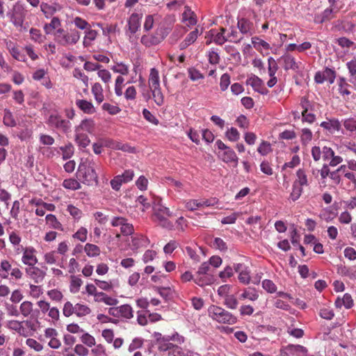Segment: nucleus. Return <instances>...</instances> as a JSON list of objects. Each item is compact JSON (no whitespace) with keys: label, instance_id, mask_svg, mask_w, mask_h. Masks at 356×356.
<instances>
[{"label":"nucleus","instance_id":"63","mask_svg":"<svg viewBox=\"0 0 356 356\" xmlns=\"http://www.w3.org/2000/svg\"><path fill=\"white\" fill-rule=\"evenodd\" d=\"M343 125L345 129L350 133L356 131V119L354 118H349L344 120L343 121Z\"/></svg>","mask_w":356,"mask_h":356},{"label":"nucleus","instance_id":"41","mask_svg":"<svg viewBox=\"0 0 356 356\" xmlns=\"http://www.w3.org/2000/svg\"><path fill=\"white\" fill-rule=\"evenodd\" d=\"M300 142L302 145H307L313 138V133L309 128H303L300 134Z\"/></svg>","mask_w":356,"mask_h":356},{"label":"nucleus","instance_id":"5","mask_svg":"<svg viewBox=\"0 0 356 356\" xmlns=\"http://www.w3.org/2000/svg\"><path fill=\"white\" fill-rule=\"evenodd\" d=\"M153 337L157 346V349L160 352L167 351L168 345L170 341L177 342L179 344H181L184 342V337L179 335L177 332H175L172 335L163 336L161 333L155 332L153 334Z\"/></svg>","mask_w":356,"mask_h":356},{"label":"nucleus","instance_id":"40","mask_svg":"<svg viewBox=\"0 0 356 356\" xmlns=\"http://www.w3.org/2000/svg\"><path fill=\"white\" fill-rule=\"evenodd\" d=\"M325 147L326 145H323L322 147L319 145H315L312 147L311 154L314 161L318 162L321 159L323 160Z\"/></svg>","mask_w":356,"mask_h":356},{"label":"nucleus","instance_id":"47","mask_svg":"<svg viewBox=\"0 0 356 356\" xmlns=\"http://www.w3.org/2000/svg\"><path fill=\"white\" fill-rule=\"evenodd\" d=\"M31 39L38 43H42L46 40L45 35H42L41 31L35 29L31 28L29 31Z\"/></svg>","mask_w":356,"mask_h":356},{"label":"nucleus","instance_id":"30","mask_svg":"<svg viewBox=\"0 0 356 356\" xmlns=\"http://www.w3.org/2000/svg\"><path fill=\"white\" fill-rule=\"evenodd\" d=\"M91 92L97 104H100L103 102L104 100V90L99 83H95L92 85Z\"/></svg>","mask_w":356,"mask_h":356},{"label":"nucleus","instance_id":"23","mask_svg":"<svg viewBox=\"0 0 356 356\" xmlns=\"http://www.w3.org/2000/svg\"><path fill=\"white\" fill-rule=\"evenodd\" d=\"M76 106L84 113L92 115L96 113V108L92 103L86 99H76Z\"/></svg>","mask_w":356,"mask_h":356},{"label":"nucleus","instance_id":"8","mask_svg":"<svg viewBox=\"0 0 356 356\" xmlns=\"http://www.w3.org/2000/svg\"><path fill=\"white\" fill-rule=\"evenodd\" d=\"M16 252L17 254L22 252V263L26 266V267L30 266H35L38 262V259L37 258V250L33 246H20L16 248Z\"/></svg>","mask_w":356,"mask_h":356},{"label":"nucleus","instance_id":"36","mask_svg":"<svg viewBox=\"0 0 356 356\" xmlns=\"http://www.w3.org/2000/svg\"><path fill=\"white\" fill-rule=\"evenodd\" d=\"M337 307L344 306L346 309H350L353 306V300L348 293H345L341 299L337 298L335 301Z\"/></svg>","mask_w":356,"mask_h":356},{"label":"nucleus","instance_id":"1","mask_svg":"<svg viewBox=\"0 0 356 356\" xmlns=\"http://www.w3.org/2000/svg\"><path fill=\"white\" fill-rule=\"evenodd\" d=\"M97 163L92 159L87 158L78 168L77 178L83 184L92 186L98 182V175L95 171Z\"/></svg>","mask_w":356,"mask_h":356},{"label":"nucleus","instance_id":"54","mask_svg":"<svg viewBox=\"0 0 356 356\" xmlns=\"http://www.w3.org/2000/svg\"><path fill=\"white\" fill-rule=\"evenodd\" d=\"M40 8L47 18L51 17L56 12V8L55 6L49 5L44 2L41 3Z\"/></svg>","mask_w":356,"mask_h":356},{"label":"nucleus","instance_id":"56","mask_svg":"<svg viewBox=\"0 0 356 356\" xmlns=\"http://www.w3.org/2000/svg\"><path fill=\"white\" fill-rule=\"evenodd\" d=\"M63 186L66 189L76 191L81 188L80 183L75 179H66L63 182Z\"/></svg>","mask_w":356,"mask_h":356},{"label":"nucleus","instance_id":"51","mask_svg":"<svg viewBox=\"0 0 356 356\" xmlns=\"http://www.w3.org/2000/svg\"><path fill=\"white\" fill-rule=\"evenodd\" d=\"M223 300V305L230 309H235L238 305V301L234 294H229Z\"/></svg>","mask_w":356,"mask_h":356},{"label":"nucleus","instance_id":"24","mask_svg":"<svg viewBox=\"0 0 356 356\" xmlns=\"http://www.w3.org/2000/svg\"><path fill=\"white\" fill-rule=\"evenodd\" d=\"M338 84V91L339 93L344 98L349 99V96L351 94V91L350 90V88L353 87L352 84H349L347 83L346 79L344 77H339L337 80Z\"/></svg>","mask_w":356,"mask_h":356},{"label":"nucleus","instance_id":"16","mask_svg":"<svg viewBox=\"0 0 356 356\" xmlns=\"http://www.w3.org/2000/svg\"><path fill=\"white\" fill-rule=\"evenodd\" d=\"M142 13H133L128 19L129 30L131 33H136L140 28V21L143 18Z\"/></svg>","mask_w":356,"mask_h":356},{"label":"nucleus","instance_id":"49","mask_svg":"<svg viewBox=\"0 0 356 356\" xmlns=\"http://www.w3.org/2000/svg\"><path fill=\"white\" fill-rule=\"evenodd\" d=\"M97 32L95 30L91 29L88 28V29L86 30L85 36L83 39V45L84 47H88L90 45L91 42L95 40L97 38Z\"/></svg>","mask_w":356,"mask_h":356},{"label":"nucleus","instance_id":"27","mask_svg":"<svg viewBox=\"0 0 356 356\" xmlns=\"http://www.w3.org/2000/svg\"><path fill=\"white\" fill-rule=\"evenodd\" d=\"M74 140L77 145L82 148H85L88 146L90 143L88 136L86 133L81 131H74Z\"/></svg>","mask_w":356,"mask_h":356},{"label":"nucleus","instance_id":"59","mask_svg":"<svg viewBox=\"0 0 356 356\" xmlns=\"http://www.w3.org/2000/svg\"><path fill=\"white\" fill-rule=\"evenodd\" d=\"M80 339L83 344L90 348L95 346L96 344L95 337L88 332H84Z\"/></svg>","mask_w":356,"mask_h":356},{"label":"nucleus","instance_id":"11","mask_svg":"<svg viewBox=\"0 0 356 356\" xmlns=\"http://www.w3.org/2000/svg\"><path fill=\"white\" fill-rule=\"evenodd\" d=\"M278 60L286 71L291 70L298 72L300 68L301 62H297L296 58L289 54H284Z\"/></svg>","mask_w":356,"mask_h":356},{"label":"nucleus","instance_id":"19","mask_svg":"<svg viewBox=\"0 0 356 356\" xmlns=\"http://www.w3.org/2000/svg\"><path fill=\"white\" fill-rule=\"evenodd\" d=\"M225 31L226 29L223 27H221L219 31L216 29H211L208 33H207L205 38L210 35L213 38V42L216 44L222 45L227 42V36L225 35Z\"/></svg>","mask_w":356,"mask_h":356},{"label":"nucleus","instance_id":"34","mask_svg":"<svg viewBox=\"0 0 356 356\" xmlns=\"http://www.w3.org/2000/svg\"><path fill=\"white\" fill-rule=\"evenodd\" d=\"M61 22L58 17H54L50 23L45 24L44 25V31L46 34H51L54 31H56L58 29H61Z\"/></svg>","mask_w":356,"mask_h":356},{"label":"nucleus","instance_id":"12","mask_svg":"<svg viewBox=\"0 0 356 356\" xmlns=\"http://www.w3.org/2000/svg\"><path fill=\"white\" fill-rule=\"evenodd\" d=\"M26 275L35 284L41 283L45 277V272L35 266H30L25 268Z\"/></svg>","mask_w":356,"mask_h":356},{"label":"nucleus","instance_id":"45","mask_svg":"<svg viewBox=\"0 0 356 356\" xmlns=\"http://www.w3.org/2000/svg\"><path fill=\"white\" fill-rule=\"evenodd\" d=\"M252 43L254 47L258 51H261L262 49L268 50L270 48V44L267 42L258 37H252Z\"/></svg>","mask_w":356,"mask_h":356},{"label":"nucleus","instance_id":"38","mask_svg":"<svg viewBox=\"0 0 356 356\" xmlns=\"http://www.w3.org/2000/svg\"><path fill=\"white\" fill-rule=\"evenodd\" d=\"M83 251L89 257H96L101 253L99 247L90 243H88L84 245Z\"/></svg>","mask_w":356,"mask_h":356},{"label":"nucleus","instance_id":"6","mask_svg":"<svg viewBox=\"0 0 356 356\" xmlns=\"http://www.w3.org/2000/svg\"><path fill=\"white\" fill-rule=\"evenodd\" d=\"M23 272L18 267H13L8 259H2L0 262V277L8 279L9 276L15 280L22 279Z\"/></svg>","mask_w":356,"mask_h":356},{"label":"nucleus","instance_id":"4","mask_svg":"<svg viewBox=\"0 0 356 356\" xmlns=\"http://www.w3.org/2000/svg\"><path fill=\"white\" fill-rule=\"evenodd\" d=\"M172 214V212L168 207L158 205L154 209L153 220L163 228L172 229L174 225L168 220V218L171 217Z\"/></svg>","mask_w":356,"mask_h":356},{"label":"nucleus","instance_id":"22","mask_svg":"<svg viewBox=\"0 0 356 356\" xmlns=\"http://www.w3.org/2000/svg\"><path fill=\"white\" fill-rule=\"evenodd\" d=\"M95 129V123L92 119L86 118L80 122V124L76 126L74 129V131H79L81 132H87L88 134H92Z\"/></svg>","mask_w":356,"mask_h":356},{"label":"nucleus","instance_id":"28","mask_svg":"<svg viewBox=\"0 0 356 356\" xmlns=\"http://www.w3.org/2000/svg\"><path fill=\"white\" fill-rule=\"evenodd\" d=\"M350 75L349 81L356 90V58H353L346 63Z\"/></svg>","mask_w":356,"mask_h":356},{"label":"nucleus","instance_id":"52","mask_svg":"<svg viewBox=\"0 0 356 356\" xmlns=\"http://www.w3.org/2000/svg\"><path fill=\"white\" fill-rule=\"evenodd\" d=\"M75 314L78 317H83L91 312L90 307L86 305L77 303L74 305Z\"/></svg>","mask_w":356,"mask_h":356},{"label":"nucleus","instance_id":"9","mask_svg":"<svg viewBox=\"0 0 356 356\" xmlns=\"http://www.w3.org/2000/svg\"><path fill=\"white\" fill-rule=\"evenodd\" d=\"M27 9L20 1L16 2L12 8L11 19L15 26H21L27 14Z\"/></svg>","mask_w":356,"mask_h":356},{"label":"nucleus","instance_id":"7","mask_svg":"<svg viewBox=\"0 0 356 356\" xmlns=\"http://www.w3.org/2000/svg\"><path fill=\"white\" fill-rule=\"evenodd\" d=\"M47 124L65 134H69L72 129L70 121L63 119L59 114H51L47 120Z\"/></svg>","mask_w":356,"mask_h":356},{"label":"nucleus","instance_id":"32","mask_svg":"<svg viewBox=\"0 0 356 356\" xmlns=\"http://www.w3.org/2000/svg\"><path fill=\"white\" fill-rule=\"evenodd\" d=\"M149 88L160 86V78L158 70L155 67L151 68L148 77Z\"/></svg>","mask_w":356,"mask_h":356},{"label":"nucleus","instance_id":"43","mask_svg":"<svg viewBox=\"0 0 356 356\" xmlns=\"http://www.w3.org/2000/svg\"><path fill=\"white\" fill-rule=\"evenodd\" d=\"M168 356H186L184 350L179 346L170 342L168 346Z\"/></svg>","mask_w":356,"mask_h":356},{"label":"nucleus","instance_id":"33","mask_svg":"<svg viewBox=\"0 0 356 356\" xmlns=\"http://www.w3.org/2000/svg\"><path fill=\"white\" fill-rule=\"evenodd\" d=\"M188 31V29L184 27L181 25L176 26L174 31L170 36L169 40L171 44H175L185 33Z\"/></svg>","mask_w":356,"mask_h":356},{"label":"nucleus","instance_id":"39","mask_svg":"<svg viewBox=\"0 0 356 356\" xmlns=\"http://www.w3.org/2000/svg\"><path fill=\"white\" fill-rule=\"evenodd\" d=\"M293 184L299 185L302 187L309 186L307 175H306L305 171L303 169L300 168L297 170L296 179L293 181Z\"/></svg>","mask_w":356,"mask_h":356},{"label":"nucleus","instance_id":"21","mask_svg":"<svg viewBox=\"0 0 356 356\" xmlns=\"http://www.w3.org/2000/svg\"><path fill=\"white\" fill-rule=\"evenodd\" d=\"M219 156L226 163H232L235 167L238 165V156L231 147L223 151Z\"/></svg>","mask_w":356,"mask_h":356},{"label":"nucleus","instance_id":"26","mask_svg":"<svg viewBox=\"0 0 356 356\" xmlns=\"http://www.w3.org/2000/svg\"><path fill=\"white\" fill-rule=\"evenodd\" d=\"M321 127L327 130L330 134H334L336 131H339L341 127V122L339 120L333 118L328 121L322 122L320 124Z\"/></svg>","mask_w":356,"mask_h":356},{"label":"nucleus","instance_id":"15","mask_svg":"<svg viewBox=\"0 0 356 356\" xmlns=\"http://www.w3.org/2000/svg\"><path fill=\"white\" fill-rule=\"evenodd\" d=\"M181 22L186 24L187 29L194 26L197 22L196 14L188 7H184V11L181 15Z\"/></svg>","mask_w":356,"mask_h":356},{"label":"nucleus","instance_id":"29","mask_svg":"<svg viewBox=\"0 0 356 356\" xmlns=\"http://www.w3.org/2000/svg\"><path fill=\"white\" fill-rule=\"evenodd\" d=\"M131 243L134 248L138 249L140 248L147 247L149 243V241L146 236L143 235L136 234L132 237Z\"/></svg>","mask_w":356,"mask_h":356},{"label":"nucleus","instance_id":"3","mask_svg":"<svg viewBox=\"0 0 356 356\" xmlns=\"http://www.w3.org/2000/svg\"><path fill=\"white\" fill-rule=\"evenodd\" d=\"M54 35L55 41L64 47L75 44L80 39V33L74 29L67 32L63 29H58Z\"/></svg>","mask_w":356,"mask_h":356},{"label":"nucleus","instance_id":"44","mask_svg":"<svg viewBox=\"0 0 356 356\" xmlns=\"http://www.w3.org/2000/svg\"><path fill=\"white\" fill-rule=\"evenodd\" d=\"M334 9L332 7H330L324 10V11L319 15L316 17V19L320 22L323 23L326 21H329L334 18Z\"/></svg>","mask_w":356,"mask_h":356},{"label":"nucleus","instance_id":"37","mask_svg":"<svg viewBox=\"0 0 356 356\" xmlns=\"http://www.w3.org/2000/svg\"><path fill=\"white\" fill-rule=\"evenodd\" d=\"M45 220L47 225H48L51 228L60 231L63 230L61 222L57 219L55 215L47 214L45 217Z\"/></svg>","mask_w":356,"mask_h":356},{"label":"nucleus","instance_id":"48","mask_svg":"<svg viewBox=\"0 0 356 356\" xmlns=\"http://www.w3.org/2000/svg\"><path fill=\"white\" fill-rule=\"evenodd\" d=\"M83 284V280L75 275H71L70 277V289L72 293H77L80 290V287Z\"/></svg>","mask_w":356,"mask_h":356},{"label":"nucleus","instance_id":"50","mask_svg":"<svg viewBox=\"0 0 356 356\" xmlns=\"http://www.w3.org/2000/svg\"><path fill=\"white\" fill-rule=\"evenodd\" d=\"M60 149L62 152V156L64 160L70 159L74 152V146L71 143H68L65 146L60 147Z\"/></svg>","mask_w":356,"mask_h":356},{"label":"nucleus","instance_id":"13","mask_svg":"<svg viewBox=\"0 0 356 356\" xmlns=\"http://www.w3.org/2000/svg\"><path fill=\"white\" fill-rule=\"evenodd\" d=\"M149 91L151 92V95L149 94L143 93V96L145 97V99L147 100L152 98L158 106H163L165 101L164 95L162 92L161 86L149 88Z\"/></svg>","mask_w":356,"mask_h":356},{"label":"nucleus","instance_id":"55","mask_svg":"<svg viewBox=\"0 0 356 356\" xmlns=\"http://www.w3.org/2000/svg\"><path fill=\"white\" fill-rule=\"evenodd\" d=\"M118 311L120 313V317L130 319L134 316V311L129 305H122L120 306Z\"/></svg>","mask_w":356,"mask_h":356},{"label":"nucleus","instance_id":"57","mask_svg":"<svg viewBox=\"0 0 356 356\" xmlns=\"http://www.w3.org/2000/svg\"><path fill=\"white\" fill-rule=\"evenodd\" d=\"M67 211L75 220H79L83 216L82 211L73 204H68Z\"/></svg>","mask_w":356,"mask_h":356},{"label":"nucleus","instance_id":"14","mask_svg":"<svg viewBox=\"0 0 356 356\" xmlns=\"http://www.w3.org/2000/svg\"><path fill=\"white\" fill-rule=\"evenodd\" d=\"M246 83L248 85H250L254 91L261 95H267L268 92V90L264 86V83L262 79L256 75H252L249 77Z\"/></svg>","mask_w":356,"mask_h":356},{"label":"nucleus","instance_id":"64","mask_svg":"<svg viewBox=\"0 0 356 356\" xmlns=\"http://www.w3.org/2000/svg\"><path fill=\"white\" fill-rule=\"evenodd\" d=\"M172 31V29L160 24L159 26L156 29L155 32L160 38L163 40Z\"/></svg>","mask_w":356,"mask_h":356},{"label":"nucleus","instance_id":"31","mask_svg":"<svg viewBox=\"0 0 356 356\" xmlns=\"http://www.w3.org/2000/svg\"><path fill=\"white\" fill-rule=\"evenodd\" d=\"M259 297V293L255 288H246L240 295V300L248 299L250 301H256Z\"/></svg>","mask_w":356,"mask_h":356},{"label":"nucleus","instance_id":"20","mask_svg":"<svg viewBox=\"0 0 356 356\" xmlns=\"http://www.w3.org/2000/svg\"><path fill=\"white\" fill-rule=\"evenodd\" d=\"M26 325L29 323L28 321H19L17 320H10L7 322V327L10 330H14L17 332L19 334L26 337L28 332L26 329L24 327V323Z\"/></svg>","mask_w":356,"mask_h":356},{"label":"nucleus","instance_id":"35","mask_svg":"<svg viewBox=\"0 0 356 356\" xmlns=\"http://www.w3.org/2000/svg\"><path fill=\"white\" fill-rule=\"evenodd\" d=\"M287 350L292 356H307V349L300 345H289Z\"/></svg>","mask_w":356,"mask_h":356},{"label":"nucleus","instance_id":"62","mask_svg":"<svg viewBox=\"0 0 356 356\" xmlns=\"http://www.w3.org/2000/svg\"><path fill=\"white\" fill-rule=\"evenodd\" d=\"M268 72L270 77L275 76V74L278 70V65L276 60L273 57L268 58Z\"/></svg>","mask_w":356,"mask_h":356},{"label":"nucleus","instance_id":"2","mask_svg":"<svg viewBox=\"0 0 356 356\" xmlns=\"http://www.w3.org/2000/svg\"><path fill=\"white\" fill-rule=\"evenodd\" d=\"M208 316L212 320L222 324L233 325L237 322V318L224 308L212 305L208 308Z\"/></svg>","mask_w":356,"mask_h":356},{"label":"nucleus","instance_id":"46","mask_svg":"<svg viewBox=\"0 0 356 356\" xmlns=\"http://www.w3.org/2000/svg\"><path fill=\"white\" fill-rule=\"evenodd\" d=\"M72 238L80 242L84 243L88 238V229L85 227H80L77 231L72 235Z\"/></svg>","mask_w":356,"mask_h":356},{"label":"nucleus","instance_id":"60","mask_svg":"<svg viewBox=\"0 0 356 356\" xmlns=\"http://www.w3.org/2000/svg\"><path fill=\"white\" fill-rule=\"evenodd\" d=\"M124 79L122 76H118L115 81V93L118 97H121L123 94V88L124 86Z\"/></svg>","mask_w":356,"mask_h":356},{"label":"nucleus","instance_id":"42","mask_svg":"<svg viewBox=\"0 0 356 356\" xmlns=\"http://www.w3.org/2000/svg\"><path fill=\"white\" fill-rule=\"evenodd\" d=\"M19 311L24 317L30 316L33 311V302L29 300L22 302L19 306Z\"/></svg>","mask_w":356,"mask_h":356},{"label":"nucleus","instance_id":"18","mask_svg":"<svg viewBox=\"0 0 356 356\" xmlns=\"http://www.w3.org/2000/svg\"><path fill=\"white\" fill-rule=\"evenodd\" d=\"M202 33V31H199L197 28H195V30L191 31L184 38L183 41H181L179 44V48L180 50L186 49L191 44H193L198 36Z\"/></svg>","mask_w":356,"mask_h":356},{"label":"nucleus","instance_id":"53","mask_svg":"<svg viewBox=\"0 0 356 356\" xmlns=\"http://www.w3.org/2000/svg\"><path fill=\"white\" fill-rule=\"evenodd\" d=\"M257 152L261 156H266L273 152L271 144L266 140H262L257 147Z\"/></svg>","mask_w":356,"mask_h":356},{"label":"nucleus","instance_id":"61","mask_svg":"<svg viewBox=\"0 0 356 356\" xmlns=\"http://www.w3.org/2000/svg\"><path fill=\"white\" fill-rule=\"evenodd\" d=\"M225 136L231 142H236L240 138V133L236 128L231 127L225 132Z\"/></svg>","mask_w":356,"mask_h":356},{"label":"nucleus","instance_id":"10","mask_svg":"<svg viewBox=\"0 0 356 356\" xmlns=\"http://www.w3.org/2000/svg\"><path fill=\"white\" fill-rule=\"evenodd\" d=\"M336 79V72L329 67H325L322 71H318L314 75V81L316 83H323L327 81L330 84L334 82Z\"/></svg>","mask_w":356,"mask_h":356},{"label":"nucleus","instance_id":"17","mask_svg":"<svg viewBox=\"0 0 356 356\" xmlns=\"http://www.w3.org/2000/svg\"><path fill=\"white\" fill-rule=\"evenodd\" d=\"M237 27L241 33L247 35H252L254 33L253 23L246 18L238 19Z\"/></svg>","mask_w":356,"mask_h":356},{"label":"nucleus","instance_id":"25","mask_svg":"<svg viewBox=\"0 0 356 356\" xmlns=\"http://www.w3.org/2000/svg\"><path fill=\"white\" fill-rule=\"evenodd\" d=\"M162 41L155 31L153 34L143 35L140 39V42L147 47L159 44Z\"/></svg>","mask_w":356,"mask_h":356},{"label":"nucleus","instance_id":"58","mask_svg":"<svg viewBox=\"0 0 356 356\" xmlns=\"http://www.w3.org/2000/svg\"><path fill=\"white\" fill-rule=\"evenodd\" d=\"M3 122L6 126L10 127H15L17 124L12 113L8 109L4 110Z\"/></svg>","mask_w":356,"mask_h":356}]
</instances>
